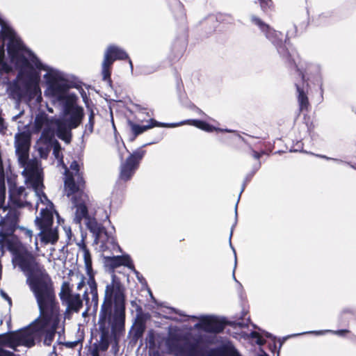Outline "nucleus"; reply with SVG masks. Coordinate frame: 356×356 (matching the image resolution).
<instances>
[{
    "mask_svg": "<svg viewBox=\"0 0 356 356\" xmlns=\"http://www.w3.org/2000/svg\"><path fill=\"white\" fill-rule=\"evenodd\" d=\"M7 52L10 62L19 69L16 80L12 83L5 77L3 83H8L7 92L9 97L21 101L23 98L30 97L38 88L41 71L45 74L60 70L43 63L37 55L26 46L17 41L11 40L7 47Z\"/></svg>",
    "mask_w": 356,
    "mask_h": 356,
    "instance_id": "nucleus-1",
    "label": "nucleus"
},
{
    "mask_svg": "<svg viewBox=\"0 0 356 356\" xmlns=\"http://www.w3.org/2000/svg\"><path fill=\"white\" fill-rule=\"evenodd\" d=\"M115 321L121 323L126 321L125 288L116 275H112V281L106 286L104 301L99 313V341L92 347L106 351L112 341V326Z\"/></svg>",
    "mask_w": 356,
    "mask_h": 356,
    "instance_id": "nucleus-2",
    "label": "nucleus"
},
{
    "mask_svg": "<svg viewBox=\"0 0 356 356\" xmlns=\"http://www.w3.org/2000/svg\"><path fill=\"white\" fill-rule=\"evenodd\" d=\"M46 90L44 95L54 98L62 105V118L71 125L77 128L82 122L85 113L83 108L78 106L77 95L74 92H69V90L77 88L76 83L70 80L64 72H53L44 74Z\"/></svg>",
    "mask_w": 356,
    "mask_h": 356,
    "instance_id": "nucleus-3",
    "label": "nucleus"
},
{
    "mask_svg": "<svg viewBox=\"0 0 356 356\" xmlns=\"http://www.w3.org/2000/svg\"><path fill=\"white\" fill-rule=\"evenodd\" d=\"M13 261L27 276V283L34 296L54 291L50 276L40 268L31 252L25 248L15 251Z\"/></svg>",
    "mask_w": 356,
    "mask_h": 356,
    "instance_id": "nucleus-4",
    "label": "nucleus"
},
{
    "mask_svg": "<svg viewBox=\"0 0 356 356\" xmlns=\"http://www.w3.org/2000/svg\"><path fill=\"white\" fill-rule=\"evenodd\" d=\"M167 352L174 356H195L197 348L196 342L186 341L180 343V337L175 334H170L165 341ZM198 353L200 356H241L232 342L227 341L216 347L207 346L200 348Z\"/></svg>",
    "mask_w": 356,
    "mask_h": 356,
    "instance_id": "nucleus-5",
    "label": "nucleus"
},
{
    "mask_svg": "<svg viewBox=\"0 0 356 356\" xmlns=\"http://www.w3.org/2000/svg\"><path fill=\"white\" fill-rule=\"evenodd\" d=\"M34 296L38 306L40 315L29 326L33 334L40 339L44 333L55 326L52 324V318L56 314L58 308L56 305L54 291Z\"/></svg>",
    "mask_w": 356,
    "mask_h": 356,
    "instance_id": "nucleus-6",
    "label": "nucleus"
},
{
    "mask_svg": "<svg viewBox=\"0 0 356 356\" xmlns=\"http://www.w3.org/2000/svg\"><path fill=\"white\" fill-rule=\"evenodd\" d=\"M129 58L125 50L115 44H110L104 51V59L102 63V75L103 81L111 83V67L117 60H125Z\"/></svg>",
    "mask_w": 356,
    "mask_h": 356,
    "instance_id": "nucleus-7",
    "label": "nucleus"
},
{
    "mask_svg": "<svg viewBox=\"0 0 356 356\" xmlns=\"http://www.w3.org/2000/svg\"><path fill=\"white\" fill-rule=\"evenodd\" d=\"M155 143L150 142L143 145L138 148L126 159L120 165V172L119 177L124 181H127L131 179L136 170L138 168L140 161L145 155L146 151L143 148L147 145Z\"/></svg>",
    "mask_w": 356,
    "mask_h": 356,
    "instance_id": "nucleus-8",
    "label": "nucleus"
},
{
    "mask_svg": "<svg viewBox=\"0 0 356 356\" xmlns=\"http://www.w3.org/2000/svg\"><path fill=\"white\" fill-rule=\"evenodd\" d=\"M70 172L65 170V178L64 186L66 191V195L70 197L78 193L81 187L85 184L82 174L79 171V165L76 161H73L70 165Z\"/></svg>",
    "mask_w": 356,
    "mask_h": 356,
    "instance_id": "nucleus-9",
    "label": "nucleus"
},
{
    "mask_svg": "<svg viewBox=\"0 0 356 356\" xmlns=\"http://www.w3.org/2000/svg\"><path fill=\"white\" fill-rule=\"evenodd\" d=\"M59 297L63 305L67 307L65 315L71 312H79L83 306V300L79 293H72L69 282H64L62 284Z\"/></svg>",
    "mask_w": 356,
    "mask_h": 356,
    "instance_id": "nucleus-10",
    "label": "nucleus"
},
{
    "mask_svg": "<svg viewBox=\"0 0 356 356\" xmlns=\"http://www.w3.org/2000/svg\"><path fill=\"white\" fill-rule=\"evenodd\" d=\"M264 35L276 48L277 53L283 60L289 65L296 66L291 54L286 47V43L283 41V33L282 32L275 31L270 27Z\"/></svg>",
    "mask_w": 356,
    "mask_h": 356,
    "instance_id": "nucleus-11",
    "label": "nucleus"
},
{
    "mask_svg": "<svg viewBox=\"0 0 356 356\" xmlns=\"http://www.w3.org/2000/svg\"><path fill=\"white\" fill-rule=\"evenodd\" d=\"M200 327L207 333H221L225 327L226 321L224 318H219L213 316H202L200 323Z\"/></svg>",
    "mask_w": 356,
    "mask_h": 356,
    "instance_id": "nucleus-12",
    "label": "nucleus"
},
{
    "mask_svg": "<svg viewBox=\"0 0 356 356\" xmlns=\"http://www.w3.org/2000/svg\"><path fill=\"white\" fill-rule=\"evenodd\" d=\"M31 134L29 130L18 132L15 136V153L19 160L26 155L31 145Z\"/></svg>",
    "mask_w": 356,
    "mask_h": 356,
    "instance_id": "nucleus-13",
    "label": "nucleus"
},
{
    "mask_svg": "<svg viewBox=\"0 0 356 356\" xmlns=\"http://www.w3.org/2000/svg\"><path fill=\"white\" fill-rule=\"evenodd\" d=\"M54 212L56 213L58 221H60L58 213L54 209L46 207L41 209L40 216H37L35 220V225L38 229H49L52 227L54 222Z\"/></svg>",
    "mask_w": 356,
    "mask_h": 356,
    "instance_id": "nucleus-14",
    "label": "nucleus"
},
{
    "mask_svg": "<svg viewBox=\"0 0 356 356\" xmlns=\"http://www.w3.org/2000/svg\"><path fill=\"white\" fill-rule=\"evenodd\" d=\"M86 225L88 229L94 235V241L96 243H98L99 241L102 240L103 235L107 237L108 241L111 240L110 243L112 245L115 243L113 238H108V233L105 227L99 224L95 218H88V220H86Z\"/></svg>",
    "mask_w": 356,
    "mask_h": 356,
    "instance_id": "nucleus-15",
    "label": "nucleus"
},
{
    "mask_svg": "<svg viewBox=\"0 0 356 356\" xmlns=\"http://www.w3.org/2000/svg\"><path fill=\"white\" fill-rule=\"evenodd\" d=\"M149 124L146 125H140L134 123L131 120H128V124L130 127L134 137L138 136V135L143 134L146 131L147 129L156 127H170L172 128V123H165L160 122L154 120V118H150L149 120Z\"/></svg>",
    "mask_w": 356,
    "mask_h": 356,
    "instance_id": "nucleus-16",
    "label": "nucleus"
},
{
    "mask_svg": "<svg viewBox=\"0 0 356 356\" xmlns=\"http://www.w3.org/2000/svg\"><path fill=\"white\" fill-rule=\"evenodd\" d=\"M56 135L66 143H70L72 140V130L74 127H72L69 123L64 120L62 118L56 120L55 122Z\"/></svg>",
    "mask_w": 356,
    "mask_h": 356,
    "instance_id": "nucleus-17",
    "label": "nucleus"
},
{
    "mask_svg": "<svg viewBox=\"0 0 356 356\" xmlns=\"http://www.w3.org/2000/svg\"><path fill=\"white\" fill-rule=\"evenodd\" d=\"M117 322H114L112 326V347L111 350L113 354L116 355L119 351V342L121 337L125 332V321H124L122 323L120 322V321H116Z\"/></svg>",
    "mask_w": 356,
    "mask_h": 356,
    "instance_id": "nucleus-18",
    "label": "nucleus"
},
{
    "mask_svg": "<svg viewBox=\"0 0 356 356\" xmlns=\"http://www.w3.org/2000/svg\"><path fill=\"white\" fill-rule=\"evenodd\" d=\"M72 202L74 207H76L75 217L74 218V222L76 224H81L83 218L87 220L88 218H90L88 215L87 206L83 202H79L76 195L72 197Z\"/></svg>",
    "mask_w": 356,
    "mask_h": 356,
    "instance_id": "nucleus-19",
    "label": "nucleus"
},
{
    "mask_svg": "<svg viewBox=\"0 0 356 356\" xmlns=\"http://www.w3.org/2000/svg\"><path fill=\"white\" fill-rule=\"evenodd\" d=\"M186 124L193 125L207 132H212L214 130H217L216 127L209 124L207 122L196 119L185 120L179 122L172 123V124H174L172 125V128Z\"/></svg>",
    "mask_w": 356,
    "mask_h": 356,
    "instance_id": "nucleus-20",
    "label": "nucleus"
},
{
    "mask_svg": "<svg viewBox=\"0 0 356 356\" xmlns=\"http://www.w3.org/2000/svg\"><path fill=\"white\" fill-rule=\"evenodd\" d=\"M145 330L146 325L145 321L142 318H137L129 332V334L131 335L132 341L136 343L141 339Z\"/></svg>",
    "mask_w": 356,
    "mask_h": 356,
    "instance_id": "nucleus-21",
    "label": "nucleus"
},
{
    "mask_svg": "<svg viewBox=\"0 0 356 356\" xmlns=\"http://www.w3.org/2000/svg\"><path fill=\"white\" fill-rule=\"evenodd\" d=\"M40 232L38 234L42 242L44 243H55L58 239V232L56 229H51V227L49 229H39Z\"/></svg>",
    "mask_w": 356,
    "mask_h": 356,
    "instance_id": "nucleus-22",
    "label": "nucleus"
},
{
    "mask_svg": "<svg viewBox=\"0 0 356 356\" xmlns=\"http://www.w3.org/2000/svg\"><path fill=\"white\" fill-rule=\"evenodd\" d=\"M18 339L21 346H24L27 348L33 347L35 344V339H39L33 334V332L30 330L29 331L18 332Z\"/></svg>",
    "mask_w": 356,
    "mask_h": 356,
    "instance_id": "nucleus-23",
    "label": "nucleus"
},
{
    "mask_svg": "<svg viewBox=\"0 0 356 356\" xmlns=\"http://www.w3.org/2000/svg\"><path fill=\"white\" fill-rule=\"evenodd\" d=\"M249 19L252 25L258 28L261 33L264 35L271 27L269 24L266 23L262 19L254 14L249 15Z\"/></svg>",
    "mask_w": 356,
    "mask_h": 356,
    "instance_id": "nucleus-24",
    "label": "nucleus"
},
{
    "mask_svg": "<svg viewBox=\"0 0 356 356\" xmlns=\"http://www.w3.org/2000/svg\"><path fill=\"white\" fill-rule=\"evenodd\" d=\"M38 185L39 183L37 182L33 186L35 195L38 197L37 205L40 202V203L45 204L48 208L50 207V209H54V205L53 202L48 199L47 195L41 189L38 188Z\"/></svg>",
    "mask_w": 356,
    "mask_h": 356,
    "instance_id": "nucleus-25",
    "label": "nucleus"
},
{
    "mask_svg": "<svg viewBox=\"0 0 356 356\" xmlns=\"http://www.w3.org/2000/svg\"><path fill=\"white\" fill-rule=\"evenodd\" d=\"M6 193L5 176L2 161L0 159V207H2L4 211L6 210V208L3 207L6 200Z\"/></svg>",
    "mask_w": 356,
    "mask_h": 356,
    "instance_id": "nucleus-26",
    "label": "nucleus"
},
{
    "mask_svg": "<svg viewBox=\"0 0 356 356\" xmlns=\"http://www.w3.org/2000/svg\"><path fill=\"white\" fill-rule=\"evenodd\" d=\"M295 86L298 92V101L299 104L300 110L303 111L305 109H307L309 106V99L307 94L298 84L296 83Z\"/></svg>",
    "mask_w": 356,
    "mask_h": 356,
    "instance_id": "nucleus-27",
    "label": "nucleus"
},
{
    "mask_svg": "<svg viewBox=\"0 0 356 356\" xmlns=\"http://www.w3.org/2000/svg\"><path fill=\"white\" fill-rule=\"evenodd\" d=\"M122 259L120 255L113 256V257H104V264L105 266L109 268L112 272L114 271V269L120 266V260Z\"/></svg>",
    "mask_w": 356,
    "mask_h": 356,
    "instance_id": "nucleus-28",
    "label": "nucleus"
},
{
    "mask_svg": "<svg viewBox=\"0 0 356 356\" xmlns=\"http://www.w3.org/2000/svg\"><path fill=\"white\" fill-rule=\"evenodd\" d=\"M349 330L346 329L338 330H312L303 332L302 334H311L316 336L323 335L326 333H332L339 337H343L346 333H348Z\"/></svg>",
    "mask_w": 356,
    "mask_h": 356,
    "instance_id": "nucleus-29",
    "label": "nucleus"
},
{
    "mask_svg": "<svg viewBox=\"0 0 356 356\" xmlns=\"http://www.w3.org/2000/svg\"><path fill=\"white\" fill-rule=\"evenodd\" d=\"M47 115L44 113H40L35 116V120H34V124L33 127V131L34 133H38L40 132L43 126L47 123Z\"/></svg>",
    "mask_w": 356,
    "mask_h": 356,
    "instance_id": "nucleus-30",
    "label": "nucleus"
},
{
    "mask_svg": "<svg viewBox=\"0 0 356 356\" xmlns=\"http://www.w3.org/2000/svg\"><path fill=\"white\" fill-rule=\"evenodd\" d=\"M0 337H2V341L1 343L8 347V344L12 343L13 341H15L17 337H18V332H6L0 334Z\"/></svg>",
    "mask_w": 356,
    "mask_h": 356,
    "instance_id": "nucleus-31",
    "label": "nucleus"
},
{
    "mask_svg": "<svg viewBox=\"0 0 356 356\" xmlns=\"http://www.w3.org/2000/svg\"><path fill=\"white\" fill-rule=\"evenodd\" d=\"M83 260H84L86 273H89V272L93 270L92 257H91L90 250L88 248H85V247L83 248Z\"/></svg>",
    "mask_w": 356,
    "mask_h": 356,
    "instance_id": "nucleus-32",
    "label": "nucleus"
},
{
    "mask_svg": "<svg viewBox=\"0 0 356 356\" xmlns=\"http://www.w3.org/2000/svg\"><path fill=\"white\" fill-rule=\"evenodd\" d=\"M56 327L54 326L51 329H50L48 332L44 333L43 335L44 337L43 343L45 346H50L51 342L53 341L55 334H56Z\"/></svg>",
    "mask_w": 356,
    "mask_h": 356,
    "instance_id": "nucleus-33",
    "label": "nucleus"
},
{
    "mask_svg": "<svg viewBox=\"0 0 356 356\" xmlns=\"http://www.w3.org/2000/svg\"><path fill=\"white\" fill-rule=\"evenodd\" d=\"M122 259L120 260V266L127 267L129 269H134V265L131 257L128 254L120 255Z\"/></svg>",
    "mask_w": 356,
    "mask_h": 356,
    "instance_id": "nucleus-34",
    "label": "nucleus"
},
{
    "mask_svg": "<svg viewBox=\"0 0 356 356\" xmlns=\"http://www.w3.org/2000/svg\"><path fill=\"white\" fill-rule=\"evenodd\" d=\"M88 276V284L90 287V291H97V285L96 281L95 280V273L94 271L92 270L89 273H86Z\"/></svg>",
    "mask_w": 356,
    "mask_h": 356,
    "instance_id": "nucleus-35",
    "label": "nucleus"
},
{
    "mask_svg": "<svg viewBox=\"0 0 356 356\" xmlns=\"http://www.w3.org/2000/svg\"><path fill=\"white\" fill-rule=\"evenodd\" d=\"M296 33H297L296 26L293 24H289V27L287 28L286 33V38L284 40V42L287 43V41L289 40V38L296 35Z\"/></svg>",
    "mask_w": 356,
    "mask_h": 356,
    "instance_id": "nucleus-36",
    "label": "nucleus"
},
{
    "mask_svg": "<svg viewBox=\"0 0 356 356\" xmlns=\"http://www.w3.org/2000/svg\"><path fill=\"white\" fill-rule=\"evenodd\" d=\"M248 336L251 339H256V343L259 346H262L266 343V340L263 339L260 333L257 331L250 332Z\"/></svg>",
    "mask_w": 356,
    "mask_h": 356,
    "instance_id": "nucleus-37",
    "label": "nucleus"
},
{
    "mask_svg": "<svg viewBox=\"0 0 356 356\" xmlns=\"http://www.w3.org/2000/svg\"><path fill=\"white\" fill-rule=\"evenodd\" d=\"M261 10L266 13L270 10L273 6V2L272 0H258Z\"/></svg>",
    "mask_w": 356,
    "mask_h": 356,
    "instance_id": "nucleus-38",
    "label": "nucleus"
},
{
    "mask_svg": "<svg viewBox=\"0 0 356 356\" xmlns=\"http://www.w3.org/2000/svg\"><path fill=\"white\" fill-rule=\"evenodd\" d=\"M11 70V67L1 57H0V75L3 73H8Z\"/></svg>",
    "mask_w": 356,
    "mask_h": 356,
    "instance_id": "nucleus-39",
    "label": "nucleus"
},
{
    "mask_svg": "<svg viewBox=\"0 0 356 356\" xmlns=\"http://www.w3.org/2000/svg\"><path fill=\"white\" fill-rule=\"evenodd\" d=\"M94 124H95V120H88V123L85 125V129L83 131V136L86 135L89 136L90 135L94 130Z\"/></svg>",
    "mask_w": 356,
    "mask_h": 356,
    "instance_id": "nucleus-40",
    "label": "nucleus"
},
{
    "mask_svg": "<svg viewBox=\"0 0 356 356\" xmlns=\"http://www.w3.org/2000/svg\"><path fill=\"white\" fill-rule=\"evenodd\" d=\"M146 341L148 342L150 347H153L155 346L156 338L154 331L153 330H149L148 331L146 337Z\"/></svg>",
    "mask_w": 356,
    "mask_h": 356,
    "instance_id": "nucleus-41",
    "label": "nucleus"
},
{
    "mask_svg": "<svg viewBox=\"0 0 356 356\" xmlns=\"http://www.w3.org/2000/svg\"><path fill=\"white\" fill-rule=\"evenodd\" d=\"M232 229H231V232H230V234H229V246L230 248L232 249L233 252H234V259H235V261H234V271H233V275H232V277H233V279L234 280V281L236 282H237L240 286H241V283L236 280V277H235V275H234V270L236 267V251H235V249L234 248L232 244V242H231V238H232Z\"/></svg>",
    "mask_w": 356,
    "mask_h": 356,
    "instance_id": "nucleus-42",
    "label": "nucleus"
},
{
    "mask_svg": "<svg viewBox=\"0 0 356 356\" xmlns=\"http://www.w3.org/2000/svg\"><path fill=\"white\" fill-rule=\"evenodd\" d=\"M248 182H246L245 181H243V184H242V186H241V191L239 193V195H238V200H237V202L236 203V205H235V222L234 224L233 225L232 229H234V227L235 226V225L236 224V220H237V207H238V202L240 200V198H241V195L242 194V193L244 191L245 188V186H246V184H247Z\"/></svg>",
    "mask_w": 356,
    "mask_h": 356,
    "instance_id": "nucleus-43",
    "label": "nucleus"
},
{
    "mask_svg": "<svg viewBox=\"0 0 356 356\" xmlns=\"http://www.w3.org/2000/svg\"><path fill=\"white\" fill-rule=\"evenodd\" d=\"M90 293L92 295V300L91 304L93 305V312H96L97 311L98 308V293L97 291H90Z\"/></svg>",
    "mask_w": 356,
    "mask_h": 356,
    "instance_id": "nucleus-44",
    "label": "nucleus"
},
{
    "mask_svg": "<svg viewBox=\"0 0 356 356\" xmlns=\"http://www.w3.org/2000/svg\"><path fill=\"white\" fill-rule=\"evenodd\" d=\"M83 299L85 300L87 307H86V309L82 313V316L86 317L88 315V312L90 310V306H89L90 298H89L87 291H84V293L83 294Z\"/></svg>",
    "mask_w": 356,
    "mask_h": 356,
    "instance_id": "nucleus-45",
    "label": "nucleus"
},
{
    "mask_svg": "<svg viewBox=\"0 0 356 356\" xmlns=\"http://www.w3.org/2000/svg\"><path fill=\"white\" fill-rule=\"evenodd\" d=\"M156 68L154 67L144 66L140 70V73L143 74H149L154 72Z\"/></svg>",
    "mask_w": 356,
    "mask_h": 356,
    "instance_id": "nucleus-46",
    "label": "nucleus"
},
{
    "mask_svg": "<svg viewBox=\"0 0 356 356\" xmlns=\"http://www.w3.org/2000/svg\"><path fill=\"white\" fill-rule=\"evenodd\" d=\"M6 217L10 219V221H11L12 223L17 222V218H18L17 213L15 211H10L7 213Z\"/></svg>",
    "mask_w": 356,
    "mask_h": 356,
    "instance_id": "nucleus-47",
    "label": "nucleus"
},
{
    "mask_svg": "<svg viewBox=\"0 0 356 356\" xmlns=\"http://www.w3.org/2000/svg\"><path fill=\"white\" fill-rule=\"evenodd\" d=\"M80 342V339L73 341H65L63 343V345L68 348H74Z\"/></svg>",
    "mask_w": 356,
    "mask_h": 356,
    "instance_id": "nucleus-48",
    "label": "nucleus"
},
{
    "mask_svg": "<svg viewBox=\"0 0 356 356\" xmlns=\"http://www.w3.org/2000/svg\"><path fill=\"white\" fill-rule=\"evenodd\" d=\"M0 356H19L15 354L13 352L4 349L0 347Z\"/></svg>",
    "mask_w": 356,
    "mask_h": 356,
    "instance_id": "nucleus-49",
    "label": "nucleus"
},
{
    "mask_svg": "<svg viewBox=\"0 0 356 356\" xmlns=\"http://www.w3.org/2000/svg\"><path fill=\"white\" fill-rule=\"evenodd\" d=\"M302 143L301 141H297L293 148L290 149L291 152H301L302 150Z\"/></svg>",
    "mask_w": 356,
    "mask_h": 356,
    "instance_id": "nucleus-50",
    "label": "nucleus"
},
{
    "mask_svg": "<svg viewBox=\"0 0 356 356\" xmlns=\"http://www.w3.org/2000/svg\"><path fill=\"white\" fill-rule=\"evenodd\" d=\"M131 270L136 275V277L137 280L140 282L141 284L143 283V282H145V278L134 267V269H131Z\"/></svg>",
    "mask_w": 356,
    "mask_h": 356,
    "instance_id": "nucleus-51",
    "label": "nucleus"
},
{
    "mask_svg": "<svg viewBox=\"0 0 356 356\" xmlns=\"http://www.w3.org/2000/svg\"><path fill=\"white\" fill-rule=\"evenodd\" d=\"M19 346H21V344L19 343V340L18 338L12 343L8 344V347L13 349L14 351H17V347Z\"/></svg>",
    "mask_w": 356,
    "mask_h": 356,
    "instance_id": "nucleus-52",
    "label": "nucleus"
},
{
    "mask_svg": "<svg viewBox=\"0 0 356 356\" xmlns=\"http://www.w3.org/2000/svg\"><path fill=\"white\" fill-rule=\"evenodd\" d=\"M316 156L319 157V158L325 159L326 160H332V161H334L335 162L340 163H346L345 161H342L341 159L328 157V156H327L325 155L316 154Z\"/></svg>",
    "mask_w": 356,
    "mask_h": 356,
    "instance_id": "nucleus-53",
    "label": "nucleus"
},
{
    "mask_svg": "<svg viewBox=\"0 0 356 356\" xmlns=\"http://www.w3.org/2000/svg\"><path fill=\"white\" fill-rule=\"evenodd\" d=\"M168 309L170 310L169 313L168 314H179L180 316H186V315L185 314H184L181 311L175 308V307H168Z\"/></svg>",
    "mask_w": 356,
    "mask_h": 356,
    "instance_id": "nucleus-54",
    "label": "nucleus"
},
{
    "mask_svg": "<svg viewBox=\"0 0 356 356\" xmlns=\"http://www.w3.org/2000/svg\"><path fill=\"white\" fill-rule=\"evenodd\" d=\"M250 320L248 318L245 322L243 321H238L237 322H234V324L236 325H238L239 327H245L248 325V323H250Z\"/></svg>",
    "mask_w": 356,
    "mask_h": 356,
    "instance_id": "nucleus-55",
    "label": "nucleus"
},
{
    "mask_svg": "<svg viewBox=\"0 0 356 356\" xmlns=\"http://www.w3.org/2000/svg\"><path fill=\"white\" fill-rule=\"evenodd\" d=\"M302 333L303 332H302V333H297V334H291V335H288L286 337H284L282 339V340L281 341H280L279 349L281 348V347L283 345V343H284L285 340H286L287 339L291 338V337H297V336H299V335H303L304 334H302Z\"/></svg>",
    "mask_w": 356,
    "mask_h": 356,
    "instance_id": "nucleus-56",
    "label": "nucleus"
},
{
    "mask_svg": "<svg viewBox=\"0 0 356 356\" xmlns=\"http://www.w3.org/2000/svg\"><path fill=\"white\" fill-rule=\"evenodd\" d=\"M0 294H1V296L8 302L9 305H12V300H11V298L9 297V296L4 291L1 290Z\"/></svg>",
    "mask_w": 356,
    "mask_h": 356,
    "instance_id": "nucleus-57",
    "label": "nucleus"
},
{
    "mask_svg": "<svg viewBox=\"0 0 356 356\" xmlns=\"http://www.w3.org/2000/svg\"><path fill=\"white\" fill-rule=\"evenodd\" d=\"M99 351H101V350H99L97 348L92 347V349L90 352V355H91V356H100L99 353Z\"/></svg>",
    "mask_w": 356,
    "mask_h": 356,
    "instance_id": "nucleus-58",
    "label": "nucleus"
},
{
    "mask_svg": "<svg viewBox=\"0 0 356 356\" xmlns=\"http://www.w3.org/2000/svg\"><path fill=\"white\" fill-rule=\"evenodd\" d=\"M24 114V111H20L17 114L13 115L12 117V120L13 121H17V119H19L22 115Z\"/></svg>",
    "mask_w": 356,
    "mask_h": 356,
    "instance_id": "nucleus-59",
    "label": "nucleus"
},
{
    "mask_svg": "<svg viewBox=\"0 0 356 356\" xmlns=\"http://www.w3.org/2000/svg\"><path fill=\"white\" fill-rule=\"evenodd\" d=\"M85 285L84 277H83L81 281L77 284V289L81 290Z\"/></svg>",
    "mask_w": 356,
    "mask_h": 356,
    "instance_id": "nucleus-60",
    "label": "nucleus"
},
{
    "mask_svg": "<svg viewBox=\"0 0 356 356\" xmlns=\"http://www.w3.org/2000/svg\"><path fill=\"white\" fill-rule=\"evenodd\" d=\"M255 171H253L249 174H248L245 179H244V181H245L246 182H248L250 181V179H252V177H253Z\"/></svg>",
    "mask_w": 356,
    "mask_h": 356,
    "instance_id": "nucleus-61",
    "label": "nucleus"
},
{
    "mask_svg": "<svg viewBox=\"0 0 356 356\" xmlns=\"http://www.w3.org/2000/svg\"><path fill=\"white\" fill-rule=\"evenodd\" d=\"M89 111H90V113L88 115V120H95V113L94 111L92 108H90Z\"/></svg>",
    "mask_w": 356,
    "mask_h": 356,
    "instance_id": "nucleus-62",
    "label": "nucleus"
},
{
    "mask_svg": "<svg viewBox=\"0 0 356 356\" xmlns=\"http://www.w3.org/2000/svg\"><path fill=\"white\" fill-rule=\"evenodd\" d=\"M264 154V152H262L261 153H259L256 151H254L253 152V157L255 159H259L261 156V155Z\"/></svg>",
    "mask_w": 356,
    "mask_h": 356,
    "instance_id": "nucleus-63",
    "label": "nucleus"
},
{
    "mask_svg": "<svg viewBox=\"0 0 356 356\" xmlns=\"http://www.w3.org/2000/svg\"><path fill=\"white\" fill-rule=\"evenodd\" d=\"M216 131H223V132H226V133H233V132H235L234 130L229 129H217Z\"/></svg>",
    "mask_w": 356,
    "mask_h": 356,
    "instance_id": "nucleus-64",
    "label": "nucleus"
}]
</instances>
